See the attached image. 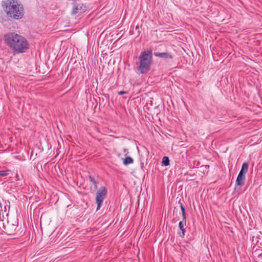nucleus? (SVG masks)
Returning a JSON list of instances; mask_svg holds the SVG:
<instances>
[{
	"label": "nucleus",
	"instance_id": "423d86ee",
	"mask_svg": "<svg viewBox=\"0 0 262 262\" xmlns=\"http://www.w3.org/2000/svg\"><path fill=\"white\" fill-rule=\"evenodd\" d=\"M246 180V175L244 174H242V173H239L235 184L237 186H242L245 184V182Z\"/></svg>",
	"mask_w": 262,
	"mask_h": 262
},
{
	"label": "nucleus",
	"instance_id": "f03ea898",
	"mask_svg": "<svg viewBox=\"0 0 262 262\" xmlns=\"http://www.w3.org/2000/svg\"><path fill=\"white\" fill-rule=\"evenodd\" d=\"M2 6L7 15L14 19H19L24 15V7L18 0H6Z\"/></svg>",
	"mask_w": 262,
	"mask_h": 262
},
{
	"label": "nucleus",
	"instance_id": "1a4fd4ad",
	"mask_svg": "<svg viewBox=\"0 0 262 262\" xmlns=\"http://www.w3.org/2000/svg\"><path fill=\"white\" fill-rule=\"evenodd\" d=\"M82 8V4L80 3H78L77 2H73L72 3V14H77L79 10H81Z\"/></svg>",
	"mask_w": 262,
	"mask_h": 262
},
{
	"label": "nucleus",
	"instance_id": "39448f33",
	"mask_svg": "<svg viewBox=\"0 0 262 262\" xmlns=\"http://www.w3.org/2000/svg\"><path fill=\"white\" fill-rule=\"evenodd\" d=\"M186 225V221H182L179 223V228L180 230V231L178 232V234L181 238H184L185 235L186 229L185 228V226Z\"/></svg>",
	"mask_w": 262,
	"mask_h": 262
},
{
	"label": "nucleus",
	"instance_id": "f8f14e48",
	"mask_svg": "<svg viewBox=\"0 0 262 262\" xmlns=\"http://www.w3.org/2000/svg\"><path fill=\"white\" fill-rule=\"evenodd\" d=\"M162 164L164 166H168L169 165V159L168 157H164L162 159Z\"/></svg>",
	"mask_w": 262,
	"mask_h": 262
},
{
	"label": "nucleus",
	"instance_id": "9b49d317",
	"mask_svg": "<svg viewBox=\"0 0 262 262\" xmlns=\"http://www.w3.org/2000/svg\"><path fill=\"white\" fill-rule=\"evenodd\" d=\"M134 162V160L130 157H127L124 159L123 163L125 165H127L132 164Z\"/></svg>",
	"mask_w": 262,
	"mask_h": 262
},
{
	"label": "nucleus",
	"instance_id": "20e7f679",
	"mask_svg": "<svg viewBox=\"0 0 262 262\" xmlns=\"http://www.w3.org/2000/svg\"><path fill=\"white\" fill-rule=\"evenodd\" d=\"M107 194V190L104 186H102L99 188L98 191L96 193V202L97 203L96 210H98L101 207V205L104 198Z\"/></svg>",
	"mask_w": 262,
	"mask_h": 262
},
{
	"label": "nucleus",
	"instance_id": "0eeeda50",
	"mask_svg": "<svg viewBox=\"0 0 262 262\" xmlns=\"http://www.w3.org/2000/svg\"><path fill=\"white\" fill-rule=\"evenodd\" d=\"M89 180L90 182L93 184V186H90V189L92 191H95L98 188V182L96 180L95 178L92 176L90 175L89 176Z\"/></svg>",
	"mask_w": 262,
	"mask_h": 262
},
{
	"label": "nucleus",
	"instance_id": "7ed1b4c3",
	"mask_svg": "<svg viewBox=\"0 0 262 262\" xmlns=\"http://www.w3.org/2000/svg\"><path fill=\"white\" fill-rule=\"evenodd\" d=\"M152 62V50H147L141 52L136 62L138 71L141 74L148 73L151 69Z\"/></svg>",
	"mask_w": 262,
	"mask_h": 262
},
{
	"label": "nucleus",
	"instance_id": "ddd939ff",
	"mask_svg": "<svg viewBox=\"0 0 262 262\" xmlns=\"http://www.w3.org/2000/svg\"><path fill=\"white\" fill-rule=\"evenodd\" d=\"M10 170H0V176L1 177H6L9 174Z\"/></svg>",
	"mask_w": 262,
	"mask_h": 262
},
{
	"label": "nucleus",
	"instance_id": "4468645a",
	"mask_svg": "<svg viewBox=\"0 0 262 262\" xmlns=\"http://www.w3.org/2000/svg\"><path fill=\"white\" fill-rule=\"evenodd\" d=\"M258 237H255L253 236L252 237V242L253 243H255L256 245H259V241L258 240Z\"/></svg>",
	"mask_w": 262,
	"mask_h": 262
},
{
	"label": "nucleus",
	"instance_id": "9d476101",
	"mask_svg": "<svg viewBox=\"0 0 262 262\" xmlns=\"http://www.w3.org/2000/svg\"><path fill=\"white\" fill-rule=\"evenodd\" d=\"M248 167L249 164L247 162H244L242 165V168L239 173H242V174L246 175L248 171Z\"/></svg>",
	"mask_w": 262,
	"mask_h": 262
},
{
	"label": "nucleus",
	"instance_id": "dca6fc26",
	"mask_svg": "<svg viewBox=\"0 0 262 262\" xmlns=\"http://www.w3.org/2000/svg\"><path fill=\"white\" fill-rule=\"evenodd\" d=\"M179 203L180 204V207H181V210L182 212L185 211V209L183 204L180 202H179Z\"/></svg>",
	"mask_w": 262,
	"mask_h": 262
},
{
	"label": "nucleus",
	"instance_id": "f257e3e1",
	"mask_svg": "<svg viewBox=\"0 0 262 262\" xmlns=\"http://www.w3.org/2000/svg\"><path fill=\"white\" fill-rule=\"evenodd\" d=\"M4 38L5 42L14 54L25 53L29 48L28 40L24 37L17 33H8L5 35Z\"/></svg>",
	"mask_w": 262,
	"mask_h": 262
},
{
	"label": "nucleus",
	"instance_id": "f3484780",
	"mask_svg": "<svg viewBox=\"0 0 262 262\" xmlns=\"http://www.w3.org/2000/svg\"><path fill=\"white\" fill-rule=\"evenodd\" d=\"M126 93H127L126 91H119V92H118V94L119 95H123V94H126Z\"/></svg>",
	"mask_w": 262,
	"mask_h": 262
},
{
	"label": "nucleus",
	"instance_id": "6ab92c4d",
	"mask_svg": "<svg viewBox=\"0 0 262 262\" xmlns=\"http://www.w3.org/2000/svg\"><path fill=\"white\" fill-rule=\"evenodd\" d=\"M126 150H127L126 149H124V152H126Z\"/></svg>",
	"mask_w": 262,
	"mask_h": 262
},
{
	"label": "nucleus",
	"instance_id": "a211bd4d",
	"mask_svg": "<svg viewBox=\"0 0 262 262\" xmlns=\"http://www.w3.org/2000/svg\"><path fill=\"white\" fill-rule=\"evenodd\" d=\"M0 208H2V205L1 204V203H0Z\"/></svg>",
	"mask_w": 262,
	"mask_h": 262
},
{
	"label": "nucleus",
	"instance_id": "aec40b11",
	"mask_svg": "<svg viewBox=\"0 0 262 262\" xmlns=\"http://www.w3.org/2000/svg\"><path fill=\"white\" fill-rule=\"evenodd\" d=\"M259 245H262V244H261V243H260L259 244Z\"/></svg>",
	"mask_w": 262,
	"mask_h": 262
},
{
	"label": "nucleus",
	"instance_id": "2eb2a0df",
	"mask_svg": "<svg viewBox=\"0 0 262 262\" xmlns=\"http://www.w3.org/2000/svg\"><path fill=\"white\" fill-rule=\"evenodd\" d=\"M182 215L183 217V221H186V211L182 212Z\"/></svg>",
	"mask_w": 262,
	"mask_h": 262
},
{
	"label": "nucleus",
	"instance_id": "6e6552de",
	"mask_svg": "<svg viewBox=\"0 0 262 262\" xmlns=\"http://www.w3.org/2000/svg\"><path fill=\"white\" fill-rule=\"evenodd\" d=\"M154 55L156 57H158L160 58H164V59H172L173 56L169 53L163 52V53H159L155 52L154 53Z\"/></svg>",
	"mask_w": 262,
	"mask_h": 262
}]
</instances>
